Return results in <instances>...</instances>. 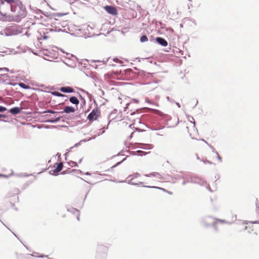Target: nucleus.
<instances>
[{"instance_id": "nucleus-1", "label": "nucleus", "mask_w": 259, "mask_h": 259, "mask_svg": "<svg viewBox=\"0 0 259 259\" xmlns=\"http://www.w3.org/2000/svg\"><path fill=\"white\" fill-rule=\"evenodd\" d=\"M114 79L129 80L136 77L137 74L131 68H125L122 60L114 57Z\"/></svg>"}, {"instance_id": "nucleus-2", "label": "nucleus", "mask_w": 259, "mask_h": 259, "mask_svg": "<svg viewBox=\"0 0 259 259\" xmlns=\"http://www.w3.org/2000/svg\"><path fill=\"white\" fill-rule=\"evenodd\" d=\"M114 90H116V91H114V97L115 96L117 97L116 99H114V103L116 104V108H114V114L116 112L119 111V114H120L114 117V119H117V121H118L122 119V111H126V109L129 108L132 103L128 102L130 99L121 95L119 92L118 89L114 88Z\"/></svg>"}, {"instance_id": "nucleus-3", "label": "nucleus", "mask_w": 259, "mask_h": 259, "mask_svg": "<svg viewBox=\"0 0 259 259\" xmlns=\"http://www.w3.org/2000/svg\"><path fill=\"white\" fill-rule=\"evenodd\" d=\"M200 221L201 224L206 227H209L212 225L216 232L218 231V229L217 227V221L221 223L225 222V220L214 219L211 216H205L201 219Z\"/></svg>"}, {"instance_id": "nucleus-4", "label": "nucleus", "mask_w": 259, "mask_h": 259, "mask_svg": "<svg viewBox=\"0 0 259 259\" xmlns=\"http://www.w3.org/2000/svg\"><path fill=\"white\" fill-rule=\"evenodd\" d=\"M108 247L102 244H99L97 247L96 259H106L108 252Z\"/></svg>"}, {"instance_id": "nucleus-5", "label": "nucleus", "mask_w": 259, "mask_h": 259, "mask_svg": "<svg viewBox=\"0 0 259 259\" xmlns=\"http://www.w3.org/2000/svg\"><path fill=\"white\" fill-rule=\"evenodd\" d=\"M94 103L96 107L94 108L92 111L88 114L87 119L90 121H96L98 119L100 114V110L97 107L98 105L95 100H94Z\"/></svg>"}, {"instance_id": "nucleus-6", "label": "nucleus", "mask_w": 259, "mask_h": 259, "mask_svg": "<svg viewBox=\"0 0 259 259\" xmlns=\"http://www.w3.org/2000/svg\"><path fill=\"white\" fill-rule=\"evenodd\" d=\"M54 168L49 171V173L51 175L57 176V174H55V172H59L62 170L63 168V165L62 163H55L54 164Z\"/></svg>"}, {"instance_id": "nucleus-7", "label": "nucleus", "mask_w": 259, "mask_h": 259, "mask_svg": "<svg viewBox=\"0 0 259 259\" xmlns=\"http://www.w3.org/2000/svg\"><path fill=\"white\" fill-rule=\"evenodd\" d=\"M197 180H199L200 181H197V180H196V181L186 180V181H184L182 182V185H185L187 183H193V184H198L201 186H203L204 185V184L206 183V182L205 181L202 180L200 178H199V179H197Z\"/></svg>"}, {"instance_id": "nucleus-8", "label": "nucleus", "mask_w": 259, "mask_h": 259, "mask_svg": "<svg viewBox=\"0 0 259 259\" xmlns=\"http://www.w3.org/2000/svg\"><path fill=\"white\" fill-rule=\"evenodd\" d=\"M22 110V108L21 107L15 106L10 108L8 111L15 116L20 114Z\"/></svg>"}, {"instance_id": "nucleus-9", "label": "nucleus", "mask_w": 259, "mask_h": 259, "mask_svg": "<svg viewBox=\"0 0 259 259\" xmlns=\"http://www.w3.org/2000/svg\"><path fill=\"white\" fill-rule=\"evenodd\" d=\"M186 173L184 171H181L180 174L173 175L171 176V178L176 180H179L181 179L185 180V179H187V176L186 175Z\"/></svg>"}, {"instance_id": "nucleus-10", "label": "nucleus", "mask_w": 259, "mask_h": 259, "mask_svg": "<svg viewBox=\"0 0 259 259\" xmlns=\"http://www.w3.org/2000/svg\"><path fill=\"white\" fill-rule=\"evenodd\" d=\"M60 92L64 93H75L74 90L69 86L62 87L59 89Z\"/></svg>"}, {"instance_id": "nucleus-11", "label": "nucleus", "mask_w": 259, "mask_h": 259, "mask_svg": "<svg viewBox=\"0 0 259 259\" xmlns=\"http://www.w3.org/2000/svg\"><path fill=\"white\" fill-rule=\"evenodd\" d=\"M155 41L158 45L162 47H166L168 45V42L166 40L161 37H156Z\"/></svg>"}, {"instance_id": "nucleus-12", "label": "nucleus", "mask_w": 259, "mask_h": 259, "mask_svg": "<svg viewBox=\"0 0 259 259\" xmlns=\"http://www.w3.org/2000/svg\"><path fill=\"white\" fill-rule=\"evenodd\" d=\"M138 145L137 148L146 149V150H150L152 149L153 148V145L150 144H143V143H137Z\"/></svg>"}, {"instance_id": "nucleus-13", "label": "nucleus", "mask_w": 259, "mask_h": 259, "mask_svg": "<svg viewBox=\"0 0 259 259\" xmlns=\"http://www.w3.org/2000/svg\"><path fill=\"white\" fill-rule=\"evenodd\" d=\"M66 115H63V116H59L57 117H56L55 118H51L50 119H47L45 122L47 123H54L59 122L61 118H63L65 117Z\"/></svg>"}, {"instance_id": "nucleus-14", "label": "nucleus", "mask_w": 259, "mask_h": 259, "mask_svg": "<svg viewBox=\"0 0 259 259\" xmlns=\"http://www.w3.org/2000/svg\"><path fill=\"white\" fill-rule=\"evenodd\" d=\"M75 111V109L74 107L72 106H67L65 107V108L62 111H61V114L63 113L69 114L70 113H74Z\"/></svg>"}, {"instance_id": "nucleus-15", "label": "nucleus", "mask_w": 259, "mask_h": 259, "mask_svg": "<svg viewBox=\"0 0 259 259\" xmlns=\"http://www.w3.org/2000/svg\"><path fill=\"white\" fill-rule=\"evenodd\" d=\"M150 110L153 111L154 113H156V114H158V115L162 117V118H164L166 120H168L170 119V117L168 115L164 114L163 113L161 112L160 111H159L158 110L152 109H150Z\"/></svg>"}, {"instance_id": "nucleus-16", "label": "nucleus", "mask_w": 259, "mask_h": 259, "mask_svg": "<svg viewBox=\"0 0 259 259\" xmlns=\"http://www.w3.org/2000/svg\"><path fill=\"white\" fill-rule=\"evenodd\" d=\"M12 18V15H8L6 13H3V15L0 18V20L3 21H9L11 22V19Z\"/></svg>"}, {"instance_id": "nucleus-17", "label": "nucleus", "mask_w": 259, "mask_h": 259, "mask_svg": "<svg viewBox=\"0 0 259 259\" xmlns=\"http://www.w3.org/2000/svg\"><path fill=\"white\" fill-rule=\"evenodd\" d=\"M186 175L187 176V179H185L184 181H196L197 179H199V177H198V176H195L191 173H186Z\"/></svg>"}, {"instance_id": "nucleus-18", "label": "nucleus", "mask_w": 259, "mask_h": 259, "mask_svg": "<svg viewBox=\"0 0 259 259\" xmlns=\"http://www.w3.org/2000/svg\"><path fill=\"white\" fill-rule=\"evenodd\" d=\"M104 9L109 14L113 15V6L106 5L104 7Z\"/></svg>"}, {"instance_id": "nucleus-19", "label": "nucleus", "mask_w": 259, "mask_h": 259, "mask_svg": "<svg viewBox=\"0 0 259 259\" xmlns=\"http://www.w3.org/2000/svg\"><path fill=\"white\" fill-rule=\"evenodd\" d=\"M69 101L73 104L77 105L79 103V101L75 96H71L69 98Z\"/></svg>"}, {"instance_id": "nucleus-20", "label": "nucleus", "mask_w": 259, "mask_h": 259, "mask_svg": "<svg viewBox=\"0 0 259 259\" xmlns=\"http://www.w3.org/2000/svg\"><path fill=\"white\" fill-rule=\"evenodd\" d=\"M67 210L73 214H75L76 212L79 213V210L77 208H74L72 206H66Z\"/></svg>"}, {"instance_id": "nucleus-21", "label": "nucleus", "mask_w": 259, "mask_h": 259, "mask_svg": "<svg viewBox=\"0 0 259 259\" xmlns=\"http://www.w3.org/2000/svg\"><path fill=\"white\" fill-rule=\"evenodd\" d=\"M22 18L19 14L16 16H12V18L11 19V21H14L16 22H20Z\"/></svg>"}, {"instance_id": "nucleus-22", "label": "nucleus", "mask_w": 259, "mask_h": 259, "mask_svg": "<svg viewBox=\"0 0 259 259\" xmlns=\"http://www.w3.org/2000/svg\"><path fill=\"white\" fill-rule=\"evenodd\" d=\"M134 180V178H131L128 180H126L125 182H126L127 183L129 184H131V185H136V186H139V185H142L143 184V182H139V183H135V182H133L132 181Z\"/></svg>"}, {"instance_id": "nucleus-23", "label": "nucleus", "mask_w": 259, "mask_h": 259, "mask_svg": "<svg viewBox=\"0 0 259 259\" xmlns=\"http://www.w3.org/2000/svg\"><path fill=\"white\" fill-rule=\"evenodd\" d=\"M52 95L56 97H67L68 98V96L67 95H66L65 94H63L59 92L55 91L51 93Z\"/></svg>"}, {"instance_id": "nucleus-24", "label": "nucleus", "mask_w": 259, "mask_h": 259, "mask_svg": "<svg viewBox=\"0 0 259 259\" xmlns=\"http://www.w3.org/2000/svg\"><path fill=\"white\" fill-rule=\"evenodd\" d=\"M27 14V12L26 11V9H23L22 10H20V12L19 13V16L21 17L22 18H24L26 17Z\"/></svg>"}, {"instance_id": "nucleus-25", "label": "nucleus", "mask_w": 259, "mask_h": 259, "mask_svg": "<svg viewBox=\"0 0 259 259\" xmlns=\"http://www.w3.org/2000/svg\"><path fill=\"white\" fill-rule=\"evenodd\" d=\"M18 85L23 89H30V87L29 86V85L25 84L22 82H19V83H18Z\"/></svg>"}, {"instance_id": "nucleus-26", "label": "nucleus", "mask_w": 259, "mask_h": 259, "mask_svg": "<svg viewBox=\"0 0 259 259\" xmlns=\"http://www.w3.org/2000/svg\"><path fill=\"white\" fill-rule=\"evenodd\" d=\"M79 97L80 100H81L80 107L83 108L84 106L85 105V100L84 97H83L79 93H78Z\"/></svg>"}, {"instance_id": "nucleus-27", "label": "nucleus", "mask_w": 259, "mask_h": 259, "mask_svg": "<svg viewBox=\"0 0 259 259\" xmlns=\"http://www.w3.org/2000/svg\"><path fill=\"white\" fill-rule=\"evenodd\" d=\"M42 33H43V35H42L41 32H39V34L41 35V37L40 38H38V39H39V40H40V39H44V40L48 39L49 37V36L46 35V33H48V31H46V32H42Z\"/></svg>"}, {"instance_id": "nucleus-28", "label": "nucleus", "mask_w": 259, "mask_h": 259, "mask_svg": "<svg viewBox=\"0 0 259 259\" xmlns=\"http://www.w3.org/2000/svg\"><path fill=\"white\" fill-rule=\"evenodd\" d=\"M68 14V13H52L51 15L54 16L62 17Z\"/></svg>"}, {"instance_id": "nucleus-29", "label": "nucleus", "mask_w": 259, "mask_h": 259, "mask_svg": "<svg viewBox=\"0 0 259 259\" xmlns=\"http://www.w3.org/2000/svg\"><path fill=\"white\" fill-rule=\"evenodd\" d=\"M140 42L142 43L147 42L148 40V37L146 35H143L140 37Z\"/></svg>"}, {"instance_id": "nucleus-30", "label": "nucleus", "mask_w": 259, "mask_h": 259, "mask_svg": "<svg viewBox=\"0 0 259 259\" xmlns=\"http://www.w3.org/2000/svg\"><path fill=\"white\" fill-rule=\"evenodd\" d=\"M136 153H137L138 156H140L146 155L148 153L144 152L143 151H142V150H137L136 151Z\"/></svg>"}, {"instance_id": "nucleus-31", "label": "nucleus", "mask_w": 259, "mask_h": 259, "mask_svg": "<svg viewBox=\"0 0 259 259\" xmlns=\"http://www.w3.org/2000/svg\"><path fill=\"white\" fill-rule=\"evenodd\" d=\"M13 0H0V5H3L5 2H6L8 4L13 3Z\"/></svg>"}, {"instance_id": "nucleus-32", "label": "nucleus", "mask_w": 259, "mask_h": 259, "mask_svg": "<svg viewBox=\"0 0 259 259\" xmlns=\"http://www.w3.org/2000/svg\"><path fill=\"white\" fill-rule=\"evenodd\" d=\"M138 74H139V75H140L141 76L146 77V75L147 74H149V73L144 71L143 70H139V72H138Z\"/></svg>"}, {"instance_id": "nucleus-33", "label": "nucleus", "mask_w": 259, "mask_h": 259, "mask_svg": "<svg viewBox=\"0 0 259 259\" xmlns=\"http://www.w3.org/2000/svg\"><path fill=\"white\" fill-rule=\"evenodd\" d=\"M144 187H148V188H155V189H160V190H161L163 191H165V192H168L167 190H166V189H164V188H160V187H156V186H144Z\"/></svg>"}, {"instance_id": "nucleus-34", "label": "nucleus", "mask_w": 259, "mask_h": 259, "mask_svg": "<svg viewBox=\"0 0 259 259\" xmlns=\"http://www.w3.org/2000/svg\"><path fill=\"white\" fill-rule=\"evenodd\" d=\"M16 6L19 7L20 10H22L26 9L25 7L23 5L22 2H21V1L19 3H18L17 4H16Z\"/></svg>"}, {"instance_id": "nucleus-35", "label": "nucleus", "mask_w": 259, "mask_h": 259, "mask_svg": "<svg viewBox=\"0 0 259 259\" xmlns=\"http://www.w3.org/2000/svg\"><path fill=\"white\" fill-rule=\"evenodd\" d=\"M141 176V175H140V174L139 173H138V172H136V173L134 174H133V175H130V176L127 178V179H129V178H130V177H133V178H134V179L135 178H137V177H139V176Z\"/></svg>"}, {"instance_id": "nucleus-36", "label": "nucleus", "mask_w": 259, "mask_h": 259, "mask_svg": "<svg viewBox=\"0 0 259 259\" xmlns=\"http://www.w3.org/2000/svg\"><path fill=\"white\" fill-rule=\"evenodd\" d=\"M127 157H128V156H127L126 157L123 158L121 161H118L117 162H116L115 164H114V168L115 167H117L118 166V165H119L122 162H123L124 161H125L127 158Z\"/></svg>"}, {"instance_id": "nucleus-37", "label": "nucleus", "mask_w": 259, "mask_h": 259, "mask_svg": "<svg viewBox=\"0 0 259 259\" xmlns=\"http://www.w3.org/2000/svg\"><path fill=\"white\" fill-rule=\"evenodd\" d=\"M48 113L55 114L56 115L61 114V111H55L52 110H49Z\"/></svg>"}, {"instance_id": "nucleus-38", "label": "nucleus", "mask_w": 259, "mask_h": 259, "mask_svg": "<svg viewBox=\"0 0 259 259\" xmlns=\"http://www.w3.org/2000/svg\"><path fill=\"white\" fill-rule=\"evenodd\" d=\"M113 31V27L110 28V27H109V30L106 33H100V35L103 34L105 36H107V34H109L110 32H112Z\"/></svg>"}, {"instance_id": "nucleus-39", "label": "nucleus", "mask_w": 259, "mask_h": 259, "mask_svg": "<svg viewBox=\"0 0 259 259\" xmlns=\"http://www.w3.org/2000/svg\"><path fill=\"white\" fill-rule=\"evenodd\" d=\"M157 175H158V172H153L149 174L145 175V176L148 177H155Z\"/></svg>"}, {"instance_id": "nucleus-40", "label": "nucleus", "mask_w": 259, "mask_h": 259, "mask_svg": "<svg viewBox=\"0 0 259 259\" xmlns=\"http://www.w3.org/2000/svg\"><path fill=\"white\" fill-rule=\"evenodd\" d=\"M206 144L211 149V150L213 153H215V152H217V151L215 150V149H214V148L213 147V146L209 144L208 143H206Z\"/></svg>"}, {"instance_id": "nucleus-41", "label": "nucleus", "mask_w": 259, "mask_h": 259, "mask_svg": "<svg viewBox=\"0 0 259 259\" xmlns=\"http://www.w3.org/2000/svg\"><path fill=\"white\" fill-rule=\"evenodd\" d=\"M7 110V108L6 107L2 106V105H0V112L1 113H3Z\"/></svg>"}, {"instance_id": "nucleus-42", "label": "nucleus", "mask_w": 259, "mask_h": 259, "mask_svg": "<svg viewBox=\"0 0 259 259\" xmlns=\"http://www.w3.org/2000/svg\"><path fill=\"white\" fill-rule=\"evenodd\" d=\"M109 25V23H105V24H103L101 30H105L106 29L108 28Z\"/></svg>"}, {"instance_id": "nucleus-43", "label": "nucleus", "mask_w": 259, "mask_h": 259, "mask_svg": "<svg viewBox=\"0 0 259 259\" xmlns=\"http://www.w3.org/2000/svg\"><path fill=\"white\" fill-rule=\"evenodd\" d=\"M13 174V172L11 173V174H10L9 175L0 173V178H8L11 175H12Z\"/></svg>"}, {"instance_id": "nucleus-44", "label": "nucleus", "mask_w": 259, "mask_h": 259, "mask_svg": "<svg viewBox=\"0 0 259 259\" xmlns=\"http://www.w3.org/2000/svg\"><path fill=\"white\" fill-rule=\"evenodd\" d=\"M124 84H126V83L125 82H118V81H116L114 80V86L121 85H123Z\"/></svg>"}, {"instance_id": "nucleus-45", "label": "nucleus", "mask_w": 259, "mask_h": 259, "mask_svg": "<svg viewBox=\"0 0 259 259\" xmlns=\"http://www.w3.org/2000/svg\"><path fill=\"white\" fill-rule=\"evenodd\" d=\"M34 11L35 12V13L36 14H42V11H43L41 10L37 9L36 8H34Z\"/></svg>"}, {"instance_id": "nucleus-46", "label": "nucleus", "mask_w": 259, "mask_h": 259, "mask_svg": "<svg viewBox=\"0 0 259 259\" xmlns=\"http://www.w3.org/2000/svg\"><path fill=\"white\" fill-rule=\"evenodd\" d=\"M85 141H86L85 140H80L79 142L76 143L73 147H74V148L77 147L79 146V145H80L81 142H85Z\"/></svg>"}, {"instance_id": "nucleus-47", "label": "nucleus", "mask_w": 259, "mask_h": 259, "mask_svg": "<svg viewBox=\"0 0 259 259\" xmlns=\"http://www.w3.org/2000/svg\"><path fill=\"white\" fill-rule=\"evenodd\" d=\"M124 154H122V151L118 152L116 155H114V158H117L119 156H124Z\"/></svg>"}, {"instance_id": "nucleus-48", "label": "nucleus", "mask_w": 259, "mask_h": 259, "mask_svg": "<svg viewBox=\"0 0 259 259\" xmlns=\"http://www.w3.org/2000/svg\"><path fill=\"white\" fill-rule=\"evenodd\" d=\"M70 163H72L73 164L72 166H75V167H78V164H77V163L76 162H75V161H70L69 162V164L70 165H71Z\"/></svg>"}, {"instance_id": "nucleus-49", "label": "nucleus", "mask_w": 259, "mask_h": 259, "mask_svg": "<svg viewBox=\"0 0 259 259\" xmlns=\"http://www.w3.org/2000/svg\"><path fill=\"white\" fill-rule=\"evenodd\" d=\"M216 155H217V158L220 161V162H222V157H221V156L219 155V153L217 152H215V153Z\"/></svg>"}, {"instance_id": "nucleus-50", "label": "nucleus", "mask_w": 259, "mask_h": 259, "mask_svg": "<svg viewBox=\"0 0 259 259\" xmlns=\"http://www.w3.org/2000/svg\"><path fill=\"white\" fill-rule=\"evenodd\" d=\"M166 100H167L168 101L170 102V103H175V100H174V99H171V98H170L169 97H168V96H167V97H166Z\"/></svg>"}, {"instance_id": "nucleus-51", "label": "nucleus", "mask_w": 259, "mask_h": 259, "mask_svg": "<svg viewBox=\"0 0 259 259\" xmlns=\"http://www.w3.org/2000/svg\"><path fill=\"white\" fill-rule=\"evenodd\" d=\"M10 8H11V12H15L16 11L17 6H13L11 5L10 7Z\"/></svg>"}, {"instance_id": "nucleus-52", "label": "nucleus", "mask_w": 259, "mask_h": 259, "mask_svg": "<svg viewBox=\"0 0 259 259\" xmlns=\"http://www.w3.org/2000/svg\"><path fill=\"white\" fill-rule=\"evenodd\" d=\"M42 14L46 17H50L52 15L49 14L48 12L42 11Z\"/></svg>"}, {"instance_id": "nucleus-53", "label": "nucleus", "mask_w": 259, "mask_h": 259, "mask_svg": "<svg viewBox=\"0 0 259 259\" xmlns=\"http://www.w3.org/2000/svg\"><path fill=\"white\" fill-rule=\"evenodd\" d=\"M54 31L55 32H65V30L62 29L61 28H58L57 29L56 27L55 28Z\"/></svg>"}, {"instance_id": "nucleus-54", "label": "nucleus", "mask_w": 259, "mask_h": 259, "mask_svg": "<svg viewBox=\"0 0 259 259\" xmlns=\"http://www.w3.org/2000/svg\"><path fill=\"white\" fill-rule=\"evenodd\" d=\"M203 163L206 164V163H208V164H214L212 162L208 160H203Z\"/></svg>"}, {"instance_id": "nucleus-55", "label": "nucleus", "mask_w": 259, "mask_h": 259, "mask_svg": "<svg viewBox=\"0 0 259 259\" xmlns=\"http://www.w3.org/2000/svg\"><path fill=\"white\" fill-rule=\"evenodd\" d=\"M0 71H6L7 72H9L10 70L8 68L3 67V68H0Z\"/></svg>"}, {"instance_id": "nucleus-56", "label": "nucleus", "mask_w": 259, "mask_h": 259, "mask_svg": "<svg viewBox=\"0 0 259 259\" xmlns=\"http://www.w3.org/2000/svg\"><path fill=\"white\" fill-rule=\"evenodd\" d=\"M127 152L129 153L130 155H132L133 156L137 155V153H136V152H135V151H127Z\"/></svg>"}, {"instance_id": "nucleus-57", "label": "nucleus", "mask_w": 259, "mask_h": 259, "mask_svg": "<svg viewBox=\"0 0 259 259\" xmlns=\"http://www.w3.org/2000/svg\"><path fill=\"white\" fill-rule=\"evenodd\" d=\"M37 257H40V258H44V257H46L49 258L48 255H45L44 254H41L39 255H37Z\"/></svg>"}, {"instance_id": "nucleus-58", "label": "nucleus", "mask_w": 259, "mask_h": 259, "mask_svg": "<svg viewBox=\"0 0 259 259\" xmlns=\"http://www.w3.org/2000/svg\"><path fill=\"white\" fill-rule=\"evenodd\" d=\"M88 97L90 101L94 99V96L90 93L88 95Z\"/></svg>"}, {"instance_id": "nucleus-59", "label": "nucleus", "mask_w": 259, "mask_h": 259, "mask_svg": "<svg viewBox=\"0 0 259 259\" xmlns=\"http://www.w3.org/2000/svg\"><path fill=\"white\" fill-rule=\"evenodd\" d=\"M79 91L85 93L87 96L90 94L88 91H85L84 90L82 89H80Z\"/></svg>"}, {"instance_id": "nucleus-60", "label": "nucleus", "mask_w": 259, "mask_h": 259, "mask_svg": "<svg viewBox=\"0 0 259 259\" xmlns=\"http://www.w3.org/2000/svg\"><path fill=\"white\" fill-rule=\"evenodd\" d=\"M187 118L189 121H190V119L194 120L193 117L191 116V115L187 116Z\"/></svg>"}, {"instance_id": "nucleus-61", "label": "nucleus", "mask_w": 259, "mask_h": 259, "mask_svg": "<svg viewBox=\"0 0 259 259\" xmlns=\"http://www.w3.org/2000/svg\"><path fill=\"white\" fill-rule=\"evenodd\" d=\"M37 254H38V253H37L36 252H33L32 254H30V255L32 256H37Z\"/></svg>"}, {"instance_id": "nucleus-62", "label": "nucleus", "mask_w": 259, "mask_h": 259, "mask_svg": "<svg viewBox=\"0 0 259 259\" xmlns=\"http://www.w3.org/2000/svg\"><path fill=\"white\" fill-rule=\"evenodd\" d=\"M8 116L4 114H0V118H7Z\"/></svg>"}, {"instance_id": "nucleus-63", "label": "nucleus", "mask_w": 259, "mask_h": 259, "mask_svg": "<svg viewBox=\"0 0 259 259\" xmlns=\"http://www.w3.org/2000/svg\"><path fill=\"white\" fill-rule=\"evenodd\" d=\"M56 156L58 157V160H60V159H61V153H57Z\"/></svg>"}, {"instance_id": "nucleus-64", "label": "nucleus", "mask_w": 259, "mask_h": 259, "mask_svg": "<svg viewBox=\"0 0 259 259\" xmlns=\"http://www.w3.org/2000/svg\"><path fill=\"white\" fill-rule=\"evenodd\" d=\"M255 205L257 209L258 208V206H259V201L257 199H256Z\"/></svg>"}]
</instances>
